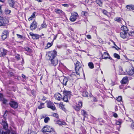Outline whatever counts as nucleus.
Listing matches in <instances>:
<instances>
[{"mask_svg":"<svg viewBox=\"0 0 134 134\" xmlns=\"http://www.w3.org/2000/svg\"><path fill=\"white\" fill-rule=\"evenodd\" d=\"M57 53L56 51L54 50L53 51H49L47 53L46 55L48 56L49 58V60H51L56 58Z\"/></svg>","mask_w":134,"mask_h":134,"instance_id":"obj_1","label":"nucleus"},{"mask_svg":"<svg viewBox=\"0 0 134 134\" xmlns=\"http://www.w3.org/2000/svg\"><path fill=\"white\" fill-rule=\"evenodd\" d=\"M10 106L12 108L16 109L18 107V103L16 101L13 99H11L9 103Z\"/></svg>","mask_w":134,"mask_h":134,"instance_id":"obj_2","label":"nucleus"},{"mask_svg":"<svg viewBox=\"0 0 134 134\" xmlns=\"http://www.w3.org/2000/svg\"><path fill=\"white\" fill-rule=\"evenodd\" d=\"M8 22V20L6 18L0 16V26H5Z\"/></svg>","mask_w":134,"mask_h":134,"instance_id":"obj_3","label":"nucleus"},{"mask_svg":"<svg viewBox=\"0 0 134 134\" xmlns=\"http://www.w3.org/2000/svg\"><path fill=\"white\" fill-rule=\"evenodd\" d=\"M53 130V128L52 127L48 125L44 126L42 129V131L43 132H49L51 130Z\"/></svg>","mask_w":134,"mask_h":134,"instance_id":"obj_4","label":"nucleus"},{"mask_svg":"<svg viewBox=\"0 0 134 134\" xmlns=\"http://www.w3.org/2000/svg\"><path fill=\"white\" fill-rule=\"evenodd\" d=\"M82 105V103L81 102H78V103L76 105L73 106V108L77 111H79L81 108Z\"/></svg>","mask_w":134,"mask_h":134,"instance_id":"obj_5","label":"nucleus"},{"mask_svg":"<svg viewBox=\"0 0 134 134\" xmlns=\"http://www.w3.org/2000/svg\"><path fill=\"white\" fill-rule=\"evenodd\" d=\"M46 102H47V107L53 110H54L56 109L55 105L53 102L50 101H46Z\"/></svg>","mask_w":134,"mask_h":134,"instance_id":"obj_6","label":"nucleus"},{"mask_svg":"<svg viewBox=\"0 0 134 134\" xmlns=\"http://www.w3.org/2000/svg\"><path fill=\"white\" fill-rule=\"evenodd\" d=\"M0 51L1 53H0V57H1L4 58L6 55L7 51L3 48H1L0 49Z\"/></svg>","mask_w":134,"mask_h":134,"instance_id":"obj_7","label":"nucleus"},{"mask_svg":"<svg viewBox=\"0 0 134 134\" xmlns=\"http://www.w3.org/2000/svg\"><path fill=\"white\" fill-rule=\"evenodd\" d=\"M9 32L8 30H5L2 33V39L3 40H4L6 39L8 36Z\"/></svg>","mask_w":134,"mask_h":134,"instance_id":"obj_8","label":"nucleus"},{"mask_svg":"<svg viewBox=\"0 0 134 134\" xmlns=\"http://www.w3.org/2000/svg\"><path fill=\"white\" fill-rule=\"evenodd\" d=\"M127 34L128 32L122 31L120 33V35L121 37L123 39L128 38H129V36Z\"/></svg>","mask_w":134,"mask_h":134,"instance_id":"obj_9","label":"nucleus"},{"mask_svg":"<svg viewBox=\"0 0 134 134\" xmlns=\"http://www.w3.org/2000/svg\"><path fill=\"white\" fill-rule=\"evenodd\" d=\"M68 80V78L66 77H64L62 78L61 82L63 85L66 86L67 85Z\"/></svg>","mask_w":134,"mask_h":134,"instance_id":"obj_10","label":"nucleus"},{"mask_svg":"<svg viewBox=\"0 0 134 134\" xmlns=\"http://www.w3.org/2000/svg\"><path fill=\"white\" fill-rule=\"evenodd\" d=\"M127 74L131 76H134V68L132 67V68H130L128 70H126Z\"/></svg>","mask_w":134,"mask_h":134,"instance_id":"obj_11","label":"nucleus"},{"mask_svg":"<svg viewBox=\"0 0 134 134\" xmlns=\"http://www.w3.org/2000/svg\"><path fill=\"white\" fill-rule=\"evenodd\" d=\"M78 16V15L77 13H75L70 16V20L71 21H74L76 19V17Z\"/></svg>","mask_w":134,"mask_h":134,"instance_id":"obj_12","label":"nucleus"},{"mask_svg":"<svg viewBox=\"0 0 134 134\" xmlns=\"http://www.w3.org/2000/svg\"><path fill=\"white\" fill-rule=\"evenodd\" d=\"M50 60L52 64L54 66H55L58 63V60L56 58H54Z\"/></svg>","mask_w":134,"mask_h":134,"instance_id":"obj_13","label":"nucleus"},{"mask_svg":"<svg viewBox=\"0 0 134 134\" xmlns=\"http://www.w3.org/2000/svg\"><path fill=\"white\" fill-rule=\"evenodd\" d=\"M7 1L10 7L14 8H15V2L14 0H7Z\"/></svg>","mask_w":134,"mask_h":134,"instance_id":"obj_14","label":"nucleus"},{"mask_svg":"<svg viewBox=\"0 0 134 134\" xmlns=\"http://www.w3.org/2000/svg\"><path fill=\"white\" fill-rule=\"evenodd\" d=\"M54 97L55 98L58 100H62L63 97L59 93H56L54 95Z\"/></svg>","mask_w":134,"mask_h":134,"instance_id":"obj_15","label":"nucleus"},{"mask_svg":"<svg viewBox=\"0 0 134 134\" xmlns=\"http://www.w3.org/2000/svg\"><path fill=\"white\" fill-rule=\"evenodd\" d=\"M37 27V23L36 21H34L31 23L30 26V28L31 30H33L36 29Z\"/></svg>","mask_w":134,"mask_h":134,"instance_id":"obj_16","label":"nucleus"},{"mask_svg":"<svg viewBox=\"0 0 134 134\" xmlns=\"http://www.w3.org/2000/svg\"><path fill=\"white\" fill-rule=\"evenodd\" d=\"M30 36L32 37L33 39H38L40 37V35L36 34H34L32 32H30Z\"/></svg>","mask_w":134,"mask_h":134,"instance_id":"obj_17","label":"nucleus"},{"mask_svg":"<svg viewBox=\"0 0 134 134\" xmlns=\"http://www.w3.org/2000/svg\"><path fill=\"white\" fill-rule=\"evenodd\" d=\"M7 132L8 134L11 133V134H17L16 131L15 129H13L12 128L10 129V130H7Z\"/></svg>","mask_w":134,"mask_h":134,"instance_id":"obj_18","label":"nucleus"},{"mask_svg":"<svg viewBox=\"0 0 134 134\" xmlns=\"http://www.w3.org/2000/svg\"><path fill=\"white\" fill-rule=\"evenodd\" d=\"M63 93L64 96H69V97H70L71 95V92L70 91H67L65 90L63 91Z\"/></svg>","mask_w":134,"mask_h":134,"instance_id":"obj_19","label":"nucleus"},{"mask_svg":"<svg viewBox=\"0 0 134 134\" xmlns=\"http://www.w3.org/2000/svg\"><path fill=\"white\" fill-rule=\"evenodd\" d=\"M73 79H70L69 77H68V80L67 83V85L68 86L71 87L73 86L72 83Z\"/></svg>","mask_w":134,"mask_h":134,"instance_id":"obj_20","label":"nucleus"},{"mask_svg":"<svg viewBox=\"0 0 134 134\" xmlns=\"http://www.w3.org/2000/svg\"><path fill=\"white\" fill-rule=\"evenodd\" d=\"M127 81L128 77L127 76L125 77L121 81V83L122 84H125L127 83Z\"/></svg>","mask_w":134,"mask_h":134,"instance_id":"obj_21","label":"nucleus"},{"mask_svg":"<svg viewBox=\"0 0 134 134\" xmlns=\"http://www.w3.org/2000/svg\"><path fill=\"white\" fill-rule=\"evenodd\" d=\"M55 12L56 13L58 14L61 15L63 14L64 12L62 10L58 9H55Z\"/></svg>","mask_w":134,"mask_h":134,"instance_id":"obj_22","label":"nucleus"},{"mask_svg":"<svg viewBox=\"0 0 134 134\" xmlns=\"http://www.w3.org/2000/svg\"><path fill=\"white\" fill-rule=\"evenodd\" d=\"M126 7L129 10H134V5H127L126 6Z\"/></svg>","mask_w":134,"mask_h":134,"instance_id":"obj_23","label":"nucleus"},{"mask_svg":"<svg viewBox=\"0 0 134 134\" xmlns=\"http://www.w3.org/2000/svg\"><path fill=\"white\" fill-rule=\"evenodd\" d=\"M2 125H3V128L5 130H6L7 129L8 127V124L7 123L5 122V121L3 122Z\"/></svg>","mask_w":134,"mask_h":134,"instance_id":"obj_24","label":"nucleus"},{"mask_svg":"<svg viewBox=\"0 0 134 134\" xmlns=\"http://www.w3.org/2000/svg\"><path fill=\"white\" fill-rule=\"evenodd\" d=\"M56 122L57 124L60 125H66V123L65 122L59 120H57Z\"/></svg>","mask_w":134,"mask_h":134,"instance_id":"obj_25","label":"nucleus"},{"mask_svg":"<svg viewBox=\"0 0 134 134\" xmlns=\"http://www.w3.org/2000/svg\"><path fill=\"white\" fill-rule=\"evenodd\" d=\"M80 63L78 61L76 63L75 65V69H77L78 70H79L80 68V67L79 66Z\"/></svg>","mask_w":134,"mask_h":134,"instance_id":"obj_26","label":"nucleus"},{"mask_svg":"<svg viewBox=\"0 0 134 134\" xmlns=\"http://www.w3.org/2000/svg\"><path fill=\"white\" fill-rule=\"evenodd\" d=\"M53 42H52L51 43L48 42L47 43V46L45 47V49H47L51 47L53 45Z\"/></svg>","mask_w":134,"mask_h":134,"instance_id":"obj_27","label":"nucleus"},{"mask_svg":"<svg viewBox=\"0 0 134 134\" xmlns=\"http://www.w3.org/2000/svg\"><path fill=\"white\" fill-rule=\"evenodd\" d=\"M36 12H34L31 15V16L28 19L30 21L32 20V19L34 18L35 17V14Z\"/></svg>","mask_w":134,"mask_h":134,"instance_id":"obj_28","label":"nucleus"},{"mask_svg":"<svg viewBox=\"0 0 134 134\" xmlns=\"http://www.w3.org/2000/svg\"><path fill=\"white\" fill-rule=\"evenodd\" d=\"M88 65L89 67L91 69H92L94 68V64L92 62H89L88 63Z\"/></svg>","mask_w":134,"mask_h":134,"instance_id":"obj_29","label":"nucleus"},{"mask_svg":"<svg viewBox=\"0 0 134 134\" xmlns=\"http://www.w3.org/2000/svg\"><path fill=\"white\" fill-rule=\"evenodd\" d=\"M62 100H63L65 102H68V96H64L63 97H62Z\"/></svg>","mask_w":134,"mask_h":134,"instance_id":"obj_30","label":"nucleus"},{"mask_svg":"<svg viewBox=\"0 0 134 134\" xmlns=\"http://www.w3.org/2000/svg\"><path fill=\"white\" fill-rule=\"evenodd\" d=\"M119 72H120V75H123L124 74V72L121 66H119Z\"/></svg>","mask_w":134,"mask_h":134,"instance_id":"obj_31","label":"nucleus"},{"mask_svg":"<svg viewBox=\"0 0 134 134\" xmlns=\"http://www.w3.org/2000/svg\"><path fill=\"white\" fill-rule=\"evenodd\" d=\"M41 27L39 28V30L43 28H46L47 27V25L46 23L43 22V24H41Z\"/></svg>","mask_w":134,"mask_h":134,"instance_id":"obj_32","label":"nucleus"},{"mask_svg":"<svg viewBox=\"0 0 134 134\" xmlns=\"http://www.w3.org/2000/svg\"><path fill=\"white\" fill-rule=\"evenodd\" d=\"M24 49L25 51L30 53L32 51L31 49L27 47H25Z\"/></svg>","mask_w":134,"mask_h":134,"instance_id":"obj_33","label":"nucleus"},{"mask_svg":"<svg viewBox=\"0 0 134 134\" xmlns=\"http://www.w3.org/2000/svg\"><path fill=\"white\" fill-rule=\"evenodd\" d=\"M114 20L115 21L119 23H121L122 21L121 18L120 17L116 18H115Z\"/></svg>","mask_w":134,"mask_h":134,"instance_id":"obj_34","label":"nucleus"},{"mask_svg":"<svg viewBox=\"0 0 134 134\" xmlns=\"http://www.w3.org/2000/svg\"><path fill=\"white\" fill-rule=\"evenodd\" d=\"M114 56L115 58H117L118 59H120V56L118 54L116 53L114 54Z\"/></svg>","mask_w":134,"mask_h":134,"instance_id":"obj_35","label":"nucleus"},{"mask_svg":"<svg viewBox=\"0 0 134 134\" xmlns=\"http://www.w3.org/2000/svg\"><path fill=\"white\" fill-rule=\"evenodd\" d=\"M44 103H41L40 105L38 106V108L39 109H41L44 107Z\"/></svg>","mask_w":134,"mask_h":134,"instance_id":"obj_36","label":"nucleus"},{"mask_svg":"<svg viewBox=\"0 0 134 134\" xmlns=\"http://www.w3.org/2000/svg\"><path fill=\"white\" fill-rule=\"evenodd\" d=\"M88 93L87 92L84 91L83 92L82 95L83 97H88Z\"/></svg>","mask_w":134,"mask_h":134,"instance_id":"obj_37","label":"nucleus"},{"mask_svg":"<svg viewBox=\"0 0 134 134\" xmlns=\"http://www.w3.org/2000/svg\"><path fill=\"white\" fill-rule=\"evenodd\" d=\"M0 134H8L7 132V131L4 132L3 130L2 129H0Z\"/></svg>","mask_w":134,"mask_h":134,"instance_id":"obj_38","label":"nucleus"},{"mask_svg":"<svg viewBox=\"0 0 134 134\" xmlns=\"http://www.w3.org/2000/svg\"><path fill=\"white\" fill-rule=\"evenodd\" d=\"M11 10L8 9H6L4 11V12L5 14H10L11 12Z\"/></svg>","mask_w":134,"mask_h":134,"instance_id":"obj_39","label":"nucleus"},{"mask_svg":"<svg viewBox=\"0 0 134 134\" xmlns=\"http://www.w3.org/2000/svg\"><path fill=\"white\" fill-rule=\"evenodd\" d=\"M4 98L3 94L0 93V101H2Z\"/></svg>","mask_w":134,"mask_h":134,"instance_id":"obj_40","label":"nucleus"},{"mask_svg":"<svg viewBox=\"0 0 134 134\" xmlns=\"http://www.w3.org/2000/svg\"><path fill=\"white\" fill-rule=\"evenodd\" d=\"M97 3L99 4V6H101L102 5V2L100 0H98L97 1Z\"/></svg>","mask_w":134,"mask_h":134,"instance_id":"obj_41","label":"nucleus"},{"mask_svg":"<svg viewBox=\"0 0 134 134\" xmlns=\"http://www.w3.org/2000/svg\"><path fill=\"white\" fill-rule=\"evenodd\" d=\"M8 75L9 76L12 77L14 76V74L12 72H8Z\"/></svg>","mask_w":134,"mask_h":134,"instance_id":"obj_42","label":"nucleus"},{"mask_svg":"<svg viewBox=\"0 0 134 134\" xmlns=\"http://www.w3.org/2000/svg\"><path fill=\"white\" fill-rule=\"evenodd\" d=\"M128 35L129 36H133V34H134V31H131L130 33H128Z\"/></svg>","mask_w":134,"mask_h":134,"instance_id":"obj_43","label":"nucleus"},{"mask_svg":"<svg viewBox=\"0 0 134 134\" xmlns=\"http://www.w3.org/2000/svg\"><path fill=\"white\" fill-rule=\"evenodd\" d=\"M50 119L48 117H46L44 119V122L45 123H47L48 121H49Z\"/></svg>","mask_w":134,"mask_h":134,"instance_id":"obj_44","label":"nucleus"},{"mask_svg":"<svg viewBox=\"0 0 134 134\" xmlns=\"http://www.w3.org/2000/svg\"><path fill=\"white\" fill-rule=\"evenodd\" d=\"M2 102H3L2 103L3 104H6L8 102V100L7 99L4 98Z\"/></svg>","mask_w":134,"mask_h":134,"instance_id":"obj_45","label":"nucleus"},{"mask_svg":"<svg viewBox=\"0 0 134 134\" xmlns=\"http://www.w3.org/2000/svg\"><path fill=\"white\" fill-rule=\"evenodd\" d=\"M53 116L54 117H55L57 118H59L58 115L56 113H54L53 114Z\"/></svg>","mask_w":134,"mask_h":134,"instance_id":"obj_46","label":"nucleus"},{"mask_svg":"<svg viewBox=\"0 0 134 134\" xmlns=\"http://www.w3.org/2000/svg\"><path fill=\"white\" fill-rule=\"evenodd\" d=\"M49 133H50L49 134H56V132L54 130V129L53 128V131H50Z\"/></svg>","mask_w":134,"mask_h":134,"instance_id":"obj_47","label":"nucleus"},{"mask_svg":"<svg viewBox=\"0 0 134 134\" xmlns=\"http://www.w3.org/2000/svg\"><path fill=\"white\" fill-rule=\"evenodd\" d=\"M16 35L19 38L23 39L24 37L23 36L18 34H16Z\"/></svg>","mask_w":134,"mask_h":134,"instance_id":"obj_48","label":"nucleus"},{"mask_svg":"<svg viewBox=\"0 0 134 134\" xmlns=\"http://www.w3.org/2000/svg\"><path fill=\"white\" fill-rule=\"evenodd\" d=\"M122 99V98L121 96H119L117 98V100L119 102H120L121 101Z\"/></svg>","mask_w":134,"mask_h":134,"instance_id":"obj_49","label":"nucleus"},{"mask_svg":"<svg viewBox=\"0 0 134 134\" xmlns=\"http://www.w3.org/2000/svg\"><path fill=\"white\" fill-rule=\"evenodd\" d=\"M114 45L116 46V47L113 46V48H115L116 50H118L119 49H120V48H119V47H118L117 46H116V45L115 42H114Z\"/></svg>","mask_w":134,"mask_h":134,"instance_id":"obj_50","label":"nucleus"},{"mask_svg":"<svg viewBox=\"0 0 134 134\" xmlns=\"http://www.w3.org/2000/svg\"><path fill=\"white\" fill-rule=\"evenodd\" d=\"M20 55L18 54H16L15 56V58L17 59V60H19L20 59Z\"/></svg>","mask_w":134,"mask_h":134,"instance_id":"obj_51","label":"nucleus"},{"mask_svg":"<svg viewBox=\"0 0 134 134\" xmlns=\"http://www.w3.org/2000/svg\"><path fill=\"white\" fill-rule=\"evenodd\" d=\"M103 13L105 15H108V12L106 10H104L103 11Z\"/></svg>","mask_w":134,"mask_h":134,"instance_id":"obj_52","label":"nucleus"},{"mask_svg":"<svg viewBox=\"0 0 134 134\" xmlns=\"http://www.w3.org/2000/svg\"><path fill=\"white\" fill-rule=\"evenodd\" d=\"M82 114L84 117L85 115H86V113L85 110H83L82 111Z\"/></svg>","mask_w":134,"mask_h":134,"instance_id":"obj_53","label":"nucleus"},{"mask_svg":"<svg viewBox=\"0 0 134 134\" xmlns=\"http://www.w3.org/2000/svg\"><path fill=\"white\" fill-rule=\"evenodd\" d=\"M62 5L64 7H69V5L67 4H62Z\"/></svg>","mask_w":134,"mask_h":134,"instance_id":"obj_54","label":"nucleus"},{"mask_svg":"<svg viewBox=\"0 0 134 134\" xmlns=\"http://www.w3.org/2000/svg\"><path fill=\"white\" fill-rule=\"evenodd\" d=\"M121 124V122H120L119 121H118V120H116V125H120H120Z\"/></svg>","mask_w":134,"mask_h":134,"instance_id":"obj_55","label":"nucleus"},{"mask_svg":"<svg viewBox=\"0 0 134 134\" xmlns=\"http://www.w3.org/2000/svg\"><path fill=\"white\" fill-rule=\"evenodd\" d=\"M124 31H125V32H127V31H128V29L127 28V27L126 26H124Z\"/></svg>","mask_w":134,"mask_h":134,"instance_id":"obj_56","label":"nucleus"},{"mask_svg":"<svg viewBox=\"0 0 134 134\" xmlns=\"http://www.w3.org/2000/svg\"><path fill=\"white\" fill-rule=\"evenodd\" d=\"M113 113V116L114 117H115V118H117L118 117V116L116 113Z\"/></svg>","mask_w":134,"mask_h":134,"instance_id":"obj_57","label":"nucleus"},{"mask_svg":"<svg viewBox=\"0 0 134 134\" xmlns=\"http://www.w3.org/2000/svg\"><path fill=\"white\" fill-rule=\"evenodd\" d=\"M61 107L62 108V109L64 111H65L66 110L65 108H64V105H62L61 106Z\"/></svg>","mask_w":134,"mask_h":134,"instance_id":"obj_58","label":"nucleus"},{"mask_svg":"<svg viewBox=\"0 0 134 134\" xmlns=\"http://www.w3.org/2000/svg\"><path fill=\"white\" fill-rule=\"evenodd\" d=\"M63 66V64L61 62L59 63V66L61 67H62Z\"/></svg>","mask_w":134,"mask_h":134,"instance_id":"obj_59","label":"nucleus"},{"mask_svg":"<svg viewBox=\"0 0 134 134\" xmlns=\"http://www.w3.org/2000/svg\"><path fill=\"white\" fill-rule=\"evenodd\" d=\"M86 36L89 39H91V36L90 35H87Z\"/></svg>","mask_w":134,"mask_h":134,"instance_id":"obj_60","label":"nucleus"},{"mask_svg":"<svg viewBox=\"0 0 134 134\" xmlns=\"http://www.w3.org/2000/svg\"><path fill=\"white\" fill-rule=\"evenodd\" d=\"M103 55H108V56H109V53L105 52H104Z\"/></svg>","mask_w":134,"mask_h":134,"instance_id":"obj_61","label":"nucleus"},{"mask_svg":"<svg viewBox=\"0 0 134 134\" xmlns=\"http://www.w3.org/2000/svg\"><path fill=\"white\" fill-rule=\"evenodd\" d=\"M68 52L69 53H72V51L70 50V49H67V53H68Z\"/></svg>","mask_w":134,"mask_h":134,"instance_id":"obj_62","label":"nucleus"},{"mask_svg":"<svg viewBox=\"0 0 134 134\" xmlns=\"http://www.w3.org/2000/svg\"><path fill=\"white\" fill-rule=\"evenodd\" d=\"M10 112L11 113H12V114H13L14 115L15 114V113H14L15 111L14 110H10Z\"/></svg>","mask_w":134,"mask_h":134,"instance_id":"obj_63","label":"nucleus"},{"mask_svg":"<svg viewBox=\"0 0 134 134\" xmlns=\"http://www.w3.org/2000/svg\"><path fill=\"white\" fill-rule=\"evenodd\" d=\"M131 126L132 129H134V123H132Z\"/></svg>","mask_w":134,"mask_h":134,"instance_id":"obj_64","label":"nucleus"}]
</instances>
